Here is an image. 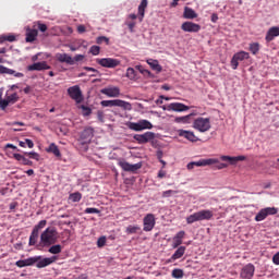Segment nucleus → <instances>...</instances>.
I'll use <instances>...</instances> for the list:
<instances>
[{
  "mask_svg": "<svg viewBox=\"0 0 279 279\" xmlns=\"http://www.w3.org/2000/svg\"><path fill=\"white\" fill-rule=\"evenodd\" d=\"M35 258H37V262L35 263L37 269H43L45 267H49V265H53V263H56V260H58V257H56V256L45 257V258H43V256H35Z\"/></svg>",
  "mask_w": 279,
  "mask_h": 279,
  "instance_id": "nucleus-14",
  "label": "nucleus"
},
{
  "mask_svg": "<svg viewBox=\"0 0 279 279\" xmlns=\"http://www.w3.org/2000/svg\"><path fill=\"white\" fill-rule=\"evenodd\" d=\"M191 107L182 104V102H171L162 107V110H167L168 112H186Z\"/></svg>",
  "mask_w": 279,
  "mask_h": 279,
  "instance_id": "nucleus-12",
  "label": "nucleus"
},
{
  "mask_svg": "<svg viewBox=\"0 0 279 279\" xmlns=\"http://www.w3.org/2000/svg\"><path fill=\"white\" fill-rule=\"evenodd\" d=\"M97 64L100 66H104L105 69H117L119 64H121V61L119 59L113 58H102L96 60Z\"/></svg>",
  "mask_w": 279,
  "mask_h": 279,
  "instance_id": "nucleus-13",
  "label": "nucleus"
},
{
  "mask_svg": "<svg viewBox=\"0 0 279 279\" xmlns=\"http://www.w3.org/2000/svg\"><path fill=\"white\" fill-rule=\"evenodd\" d=\"M101 95L107 97H119L121 95V89L117 86L106 87L100 90Z\"/></svg>",
  "mask_w": 279,
  "mask_h": 279,
  "instance_id": "nucleus-20",
  "label": "nucleus"
},
{
  "mask_svg": "<svg viewBox=\"0 0 279 279\" xmlns=\"http://www.w3.org/2000/svg\"><path fill=\"white\" fill-rule=\"evenodd\" d=\"M10 105V101L8 100V98H2L1 94H0V108L1 110H5V108H8Z\"/></svg>",
  "mask_w": 279,
  "mask_h": 279,
  "instance_id": "nucleus-47",
  "label": "nucleus"
},
{
  "mask_svg": "<svg viewBox=\"0 0 279 279\" xmlns=\"http://www.w3.org/2000/svg\"><path fill=\"white\" fill-rule=\"evenodd\" d=\"M221 160L230 162V165H236L239 161H243L246 159L245 156L230 157V156H221Z\"/></svg>",
  "mask_w": 279,
  "mask_h": 279,
  "instance_id": "nucleus-31",
  "label": "nucleus"
},
{
  "mask_svg": "<svg viewBox=\"0 0 279 279\" xmlns=\"http://www.w3.org/2000/svg\"><path fill=\"white\" fill-rule=\"evenodd\" d=\"M101 51V48L99 46H92L89 49V53H92V56H99Z\"/></svg>",
  "mask_w": 279,
  "mask_h": 279,
  "instance_id": "nucleus-48",
  "label": "nucleus"
},
{
  "mask_svg": "<svg viewBox=\"0 0 279 279\" xmlns=\"http://www.w3.org/2000/svg\"><path fill=\"white\" fill-rule=\"evenodd\" d=\"M135 69L137 71H140V73H142V74L147 73L149 75L151 73V72H149V70H146L145 68H143V65H136Z\"/></svg>",
  "mask_w": 279,
  "mask_h": 279,
  "instance_id": "nucleus-54",
  "label": "nucleus"
},
{
  "mask_svg": "<svg viewBox=\"0 0 279 279\" xmlns=\"http://www.w3.org/2000/svg\"><path fill=\"white\" fill-rule=\"evenodd\" d=\"M217 21H219V15H217V13H214L211 15V23H217Z\"/></svg>",
  "mask_w": 279,
  "mask_h": 279,
  "instance_id": "nucleus-62",
  "label": "nucleus"
},
{
  "mask_svg": "<svg viewBox=\"0 0 279 279\" xmlns=\"http://www.w3.org/2000/svg\"><path fill=\"white\" fill-rule=\"evenodd\" d=\"M175 193H178L177 191L173 190H168L162 192V197H171V195H175Z\"/></svg>",
  "mask_w": 279,
  "mask_h": 279,
  "instance_id": "nucleus-52",
  "label": "nucleus"
},
{
  "mask_svg": "<svg viewBox=\"0 0 279 279\" xmlns=\"http://www.w3.org/2000/svg\"><path fill=\"white\" fill-rule=\"evenodd\" d=\"M84 54H76L72 60H74V64L76 62H82V60H84Z\"/></svg>",
  "mask_w": 279,
  "mask_h": 279,
  "instance_id": "nucleus-55",
  "label": "nucleus"
},
{
  "mask_svg": "<svg viewBox=\"0 0 279 279\" xmlns=\"http://www.w3.org/2000/svg\"><path fill=\"white\" fill-rule=\"evenodd\" d=\"M78 108L82 110L83 117H90V114H93V109H90V107H86V105H81Z\"/></svg>",
  "mask_w": 279,
  "mask_h": 279,
  "instance_id": "nucleus-39",
  "label": "nucleus"
},
{
  "mask_svg": "<svg viewBox=\"0 0 279 279\" xmlns=\"http://www.w3.org/2000/svg\"><path fill=\"white\" fill-rule=\"evenodd\" d=\"M243 60H250V52L240 51L233 54L231 59V66L233 71L239 69V62H243Z\"/></svg>",
  "mask_w": 279,
  "mask_h": 279,
  "instance_id": "nucleus-11",
  "label": "nucleus"
},
{
  "mask_svg": "<svg viewBox=\"0 0 279 279\" xmlns=\"http://www.w3.org/2000/svg\"><path fill=\"white\" fill-rule=\"evenodd\" d=\"M25 156H28V158H32L33 160H40V155L35 151L25 153Z\"/></svg>",
  "mask_w": 279,
  "mask_h": 279,
  "instance_id": "nucleus-50",
  "label": "nucleus"
},
{
  "mask_svg": "<svg viewBox=\"0 0 279 279\" xmlns=\"http://www.w3.org/2000/svg\"><path fill=\"white\" fill-rule=\"evenodd\" d=\"M13 157L15 158V160H19V162H22V165H26L28 167H32L33 165L32 160L27 159L25 156L21 154H14Z\"/></svg>",
  "mask_w": 279,
  "mask_h": 279,
  "instance_id": "nucleus-34",
  "label": "nucleus"
},
{
  "mask_svg": "<svg viewBox=\"0 0 279 279\" xmlns=\"http://www.w3.org/2000/svg\"><path fill=\"white\" fill-rule=\"evenodd\" d=\"M154 124L148 120H140L138 122H130L129 130H133L134 132H143V130H151Z\"/></svg>",
  "mask_w": 279,
  "mask_h": 279,
  "instance_id": "nucleus-7",
  "label": "nucleus"
},
{
  "mask_svg": "<svg viewBox=\"0 0 279 279\" xmlns=\"http://www.w3.org/2000/svg\"><path fill=\"white\" fill-rule=\"evenodd\" d=\"M179 136H182L183 138H186V141H190L191 143H197L199 138L195 136V133L192 131H186V130H179L178 131Z\"/></svg>",
  "mask_w": 279,
  "mask_h": 279,
  "instance_id": "nucleus-21",
  "label": "nucleus"
},
{
  "mask_svg": "<svg viewBox=\"0 0 279 279\" xmlns=\"http://www.w3.org/2000/svg\"><path fill=\"white\" fill-rule=\"evenodd\" d=\"M147 64H149L153 71H156L157 73H162V65L158 63V60L149 59L147 60Z\"/></svg>",
  "mask_w": 279,
  "mask_h": 279,
  "instance_id": "nucleus-33",
  "label": "nucleus"
},
{
  "mask_svg": "<svg viewBox=\"0 0 279 279\" xmlns=\"http://www.w3.org/2000/svg\"><path fill=\"white\" fill-rule=\"evenodd\" d=\"M37 27H38L39 32H43V33L47 32L46 24L41 23L40 21L37 22Z\"/></svg>",
  "mask_w": 279,
  "mask_h": 279,
  "instance_id": "nucleus-53",
  "label": "nucleus"
},
{
  "mask_svg": "<svg viewBox=\"0 0 279 279\" xmlns=\"http://www.w3.org/2000/svg\"><path fill=\"white\" fill-rule=\"evenodd\" d=\"M214 216H215V214L213 213V210L202 209L199 211H196V213L190 215L186 218V223L191 225V223H195L197 221H210V219H213Z\"/></svg>",
  "mask_w": 279,
  "mask_h": 279,
  "instance_id": "nucleus-2",
  "label": "nucleus"
},
{
  "mask_svg": "<svg viewBox=\"0 0 279 279\" xmlns=\"http://www.w3.org/2000/svg\"><path fill=\"white\" fill-rule=\"evenodd\" d=\"M77 32H78V34H84V32H86V26H84V25H78V26H77Z\"/></svg>",
  "mask_w": 279,
  "mask_h": 279,
  "instance_id": "nucleus-60",
  "label": "nucleus"
},
{
  "mask_svg": "<svg viewBox=\"0 0 279 279\" xmlns=\"http://www.w3.org/2000/svg\"><path fill=\"white\" fill-rule=\"evenodd\" d=\"M95 136V130L93 128L88 126L85 128L78 138L80 145H83L85 149H88V144L93 141V137Z\"/></svg>",
  "mask_w": 279,
  "mask_h": 279,
  "instance_id": "nucleus-3",
  "label": "nucleus"
},
{
  "mask_svg": "<svg viewBox=\"0 0 279 279\" xmlns=\"http://www.w3.org/2000/svg\"><path fill=\"white\" fill-rule=\"evenodd\" d=\"M25 143L29 149H34V142L32 140L26 138Z\"/></svg>",
  "mask_w": 279,
  "mask_h": 279,
  "instance_id": "nucleus-57",
  "label": "nucleus"
},
{
  "mask_svg": "<svg viewBox=\"0 0 279 279\" xmlns=\"http://www.w3.org/2000/svg\"><path fill=\"white\" fill-rule=\"evenodd\" d=\"M83 69L84 71H90L92 73H99V71H97L95 68L84 66Z\"/></svg>",
  "mask_w": 279,
  "mask_h": 279,
  "instance_id": "nucleus-61",
  "label": "nucleus"
},
{
  "mask_svg": "<svg viewBox=\"0 0 279 279\" xmlns=\"http://www.w3.org/2000/svg\"><path fill=\"white\" fill-rule=\"evenodd\" d=\"M143 223L144 232H151L156 226V216H154V214H147L143 219Z\"/></svg>",
  "mask_w": 279,
  "mask_h": 279,
  "instance_id": "nucleus-16",
  "label": "nucleus"
},
{
  "mask_svg": "<svg viewBox=\"0 0 279 279\" xmlns=\"http://www.w3.org/2000/svg\"><path fill=\"white\" fill-rule=\"evenodd\" d=\"M36 38H38V29L27 28L25 38L26 43H34Z\"/></svg>",
  "mask_w": 279,
  "mask_h": 279,
  "instance_id": "nucleus-29",
  "label": "nucleus"
},
{
  "mask_svg": "<svg viewBox=\"0 0 279 279\" xmlns=\"http://www.w3.org/2000/svg\"><path fill=\"white\" fill-rule=\"evenodd\" d=\"M48 252L50 254H60L62 252V245L56 244L49 247Z\"/></svg>",
  "mask_w": 279,
  "mask_h": 279,
  "instance_id": "nucleus-41",
  "label": "nucleus"
},
{
  "mask_svg": "<svg viewBox=\"0 0 279 279\" xmlns=\"http://www.w3.org/2000/svg\"><path fill=\"white\" fill-rule=\"evenodd\" d=\"M58 243V230L56 227H48L40 234V246L50 247V245H56Z\"/></svg>",
  "mask_w": 279,
  "mask_h": 279,
  "instance_id": "nucleus-1",
  "label": "nucleus"
},
{
  "mask_svg": "<svg viewBox=\"0 0 279 279\" xmlns=\"http://www.w3.org/2000/svg\"><path fill=\"white\" fill-rule=\"evenodd\" d=\"M171 276H172V278H175V279H182V278H184V270H182L180 268H174L172 270Z\"/></svg>",
  "mask_w": 279,
  "mask_h": 279,
  "instance_id": "nucleus-38",
  "label": "nucleus"
},
{
  "mask_svg": "<svg viewBox=\"0 0 279 279\" xmlns=\"http://www.w3.org/2000/svg\"><path fill=\"white\" fill-rule=\"evenodd\" d=\"M51 65L47 64V61L36 62L27 66V71H49Z\"/></svg>",
  "mask_w": 279,
  "mask_h": 279,
  "instance_id": "nucleus-19",
  "label": "nucleus"
},
{
  "mask_svg": "<svg viewBox=\"0 0 279 279\" xmlns=\"http://www.w3.org/2000/svg\"><path fill=\"white\" fill-rule=\"evenodd\" d=\"M68 95L75 104H82V101H84V94H82V88H80L78 85L69 87Z\"/></svg>",
  "mask_w": 279,
  "mask_h": 279,
  "instance_id": "nucleus-8",
  "label": "nucleus"
},
{
  "mask_svg": "<svg viewBox=\"0 0 279 279\" xmlns=\"http://www.w3.org/2000/svg\"><path fill=\"white\" fill-rule=\"evenodd\" d=\"M167 175V172L165 170H159L158 178L162 179Z\"/></svg>",
  "mask_w": 279,
  "mask_h": 279,
  "instance_id": "nucleus-63",
  "label": "nucleus"
},
{
  "mask_svg": "<svg viewBox=\"0 0 279 279\" xmlns=\"http://www.w3.org/2000/svg\"><path fill=\"white\" fill-rule=\"evenodd\" d=\"M185 234H186V232H184V231H179V232L173 236V239H172V247H173V250H177V247L182 244V241H183Z\"/></svg>",
  "mask_w": 279,
  "mask_h": 279,
  "instance_id": "nucleus-26",
  "label": "nucleus"
},
{
  "mask_svg": "<svg viewBox=\"0 0 279 279\" xmlns=\"http://www.w3.org/2000/svg\"><path fill=\"white\" fill-rule=\"evenodd\" d=\"M16 267L23 268V267H27L25 264V259H20L15 263Z\"/></svg>",
  "mask_w": 279,
  "mask_h": 279,
  "instance_id": "nucleus-56",
  "label": "nucleus"
},
{
  "mask_svg": "<svg viewBox=\"0 0 279 279\" xmlns=\"http://www.w3.org/2000/svg\"><path fill=\"white\" fill-rule=\"evenodd\" d=\"M183 19H187L190 21H193V19H197V12L195 10L185 7L183 11Z\"/></svg>",
  "mask_w": 279,
  "mask_h": 279,
  "instance_id": "nucleus-30",
  "label": "nucleus"
},
{
  "mask_svg": "<svg viewBox=\"0 0 279 279\" xmlns=\"http://www.w3.org/2000/svg\"><path fill=\"white\" fill-rule=\"evenodd\" d=\"M106 245V236H100L98 240H97V246L98 247H104Z\"/></svg>",
  "mask_w": 279,
  "mask_h": 279,
  "instance_id": "nucleus-51",
  "label": "nucleus"
},
{
  "mask_svg": "<svg viewBox=\"0 0 279 279\" xmlns=\"http://www.w3.org/2000/svg\"><path fill=\"white\" fill-rule=\"evenodd\" d=\"M5 98L9 101V104H16V101H19V94L14 93L11 95H7Z\"/></svg>",
  "mask_w": 279,
  "mask_h": 279,
  "instance_id": "nucleus-43",
  "label": "nucleus"
},
{
  "mask_svg": "<svg viewBox=\"0 0 279 279\" xmlns=\"http://www.w3.org/2000/svg\"><path fill=\"white\" fill-rule=\"evenodd\" d=\"M102 108H123V110H132V105L125 100L116 99V100H102L100 102Z\"/></svg>",
  "mask_w": 279,
  "mask_h": 279,
  "instance_id": "nucleus-4",
  "label": "nucleus"
},
{
  "mask_svg": "<svg viewBox=\"0 0 279 279\" xmlns=\"http://www.w3.org/2000/svg\"><path fill=\"white\" fill-rule=\"evenodd\" d=\"M96 43L97 45H104V43H106L107 45H110V38L106 36H99L96 38Z\"/></svg>",
  "mask_w": 279,
  "mask_h": 279,
  "instance_id": "nucleus-45",
  "label": "nucleus"
},
{
  "mask_svg": "<svg viewBox=\"0 0 279 279\" xmlns=\"http://www.w3.org/2000/svg\"><path fill=\"white\" fill-rule=\"evenodd\" d=\"M181 29L183 32H189L192 34H197V32H199V29H202V26L199 24H195L193 22H184L181 25Z\"/></svg>",
  "mask_w": 279,
  "mask_h": 279,
  "instance_id": "nucleus-17",
  "label": "nucleus"
},
{
  "mask_svg": "<svg viewBox=\"0 0 279 279\" xmlns=\"http://www.w3.org/2000/svg\"><path fill=\"white\" fill-rule=\"evenodd\" d=\"M186 253V246H179L174 254L169 258L168 263H173V260H178L184 256Z\"/></svg>",
  "mask_w": 279,
  "mask_h": 279,
  "instance_id": "nucleus-24",
  "label": "nucleus"
},
{
  "mask_svg": "<svg viewBox=\"0 0 279 279\" xmlns=\"http://www.w3.org/2000/svg\"><path fill=\"white\" fill-rule=\"evenodd\" d=\"M36 262H38V258H36V256L24 259L26 267H32L33 265H36Z\"/></svg>",
  "mask_w": 279,
  "mask_h": 279,
  "instance_id": "nucleus-44",
  "label": "nucleus"
},
{
  "mask_svg": "<svg viewBox=\"0 0 279 279\" xmlns=\"http://www.w3.org/2000/svg\"><path fill=\"white\" fill-rule=\"evenodd\" d=\"M47 226V220H40L34 228L29 236L28 245H36L38 243V234L40 230Z\"/></svg>",
  "mask_w": 279,
  "mask_h": 279,
  "instance_id": "nucleus-9",
  "label": "nucleus"
},
{
  "mask_svg": "<svg viewBox=\"0 0 279 279\" xmlns=\"http://www.w3.org/2000/svg\"><path fill=\"white\" fill-rule=\"evenodd\" d=\"M194 117V113H190L187 116H183V117H177L174 119V122L175 123H183V124H186V123H191V119Z\"/></svg>",
  "mask_w": 279,
  "mask_h": 279,
  "instance_id": "nucleus-35",
  "label": "nucleus"
},
{
  "mask_svg": "<svg viewBox=\"0 0 279 279\" xmlns=\"http://www.w3.org/2000/svg\"><path fill=\"white\" fill-rule=\"evenodd\" d=\"M219 159L209 158L194 161V167H210V165H218Z\"/></svg>",
  "mask_w": 279,
  "mask_h": 279,
  "instance_id": "nucleus-23",
  "label": "nucleus"
},
{
  "mask_svg": "<svg viewBox=\"0 0 279 279\" xmlns=\"http://www.w3.org/2000/svg\"><path fill=\"white\" fill-rule=\"evenodd\" d=\"M99 213H101V211L98 208H95V207H87L85 209L86 215H99Z\"/></svg>",
  "mask_w": 279,
  "mask_h": 279,
  "instance_id": "nucleus-46",
  "label": "nucleus"
},
{
  "mask_svg": "<svg viewBox=\"0 0 279 279\" xmlns=\"http://www.w3.org/2000/svg\"><path fill=\"white\" fill-rule=\"evenodd\" d=\"M272 263L279 265V252L272 256Z\"/></svg>",
  "mask_w": 279,
  "mask_h": 279,
  "instance_id": "nucleus-59",
  "label": "nucleus"
},
{
  "mask_svg": "<svg viewBox=\"0 0 279 279\" xmlns=\"http://www.w3.org/2000/svg\"><path fill=\"white\" fill-rule=\"evenodd\" d=\"M141 230L138 227L129 226L126 228V234H136Z\"/></svg>",
  "mask_w": 279,
  "mask_h": 279,
  "instance_id": "nucleus-49",
  "label": "nucleus"
},
{
  "mask_svg": "<svg viewBox=\"0 0 279 279\" xmlns=\"http://www.w3.org/2000/svg\"><path fill=\"white\" fill-rule=\"evenodd\" d=\"M118 165L121 167L122 171H126L129 173H136V171H138V169H142V167H143L142 162L132 165V163L125 161V159H123V158L118 159Z\"/></svg>",
  "mask_w": 279,
  "mask_h": 279,
  "instance_id": "nucleus-6",
  "label": "nucleus"
},
{
  "mask_svg": "<svg viewBox=\"0 0 279 279\" xmlns=\"http://www.w3.org/2000/svg\"><path fill=\"white\" fill-rule=\"evenodd\" d=\"M248 49H250L251 53H253V56H256V53H258V51H260V45L258 43L250 44Z\"/></svg>",
  "mask_w": 279,
  "mask_h": 279,
  "instance_id": "nucleus-40",
  "label": "nucleus"
},
{
  "mask_svg": "<svg viewBox=\"0 0 279 279\" xmlns=\"http://www.w3.org/2000/svg\"><path fill=\"white\" fill-rule=\"evenodd\" d=\"M271 215H278V208L276 207L263 208L255 216V221H265V219Z\"/></svg>",
  "mask_w": 279,
  "mask_h": 279,
  "instance_id": "nucleus-10",
  "label": "nucleus"
},
{
  "mask_svg": "<svg viewBox=\"0 0 279 279\" xmlns=\"http://www.w3.org/2000/svg\"><path fill=\"white\" fill-rule=\"evenodd\" d=\"M69 199H71V202H74V203L81 202V199H82V193H80V192L72 193V194H70Z\"/></svg>",
  "mask_w": 279,
  "mask_h": 279,
  "instance_id": "nucleus-42",
  "label": "nucleus"
},
{
  "mask_svg": "<svg viewBox=\"0 0 279 279\" xmlns=\"http://www.w3.org/2000/svg\"><path fill=\"white\" fill-rule=\"evenodd\" d=\"M277 36H279V27L278 26H272L268 29L266 34V41L271 43Z\"/></svg>",
  "mask_w": 279,
  "mask_h": 279,
  "instance_id": "nucleus-27",
  "label": "nucleus"
},
{
  "mask_svg": "<svg viewBox=\"0 0 279 279\" xmlns=\"http://www.w3.org/2000/svg\"><path fill=\"white\" fill-rule=\"evenodd\" d=\"M187 169H189V171H192V169H195V163H194V161L187 163Z\"/></svg>",
  "mask_w": 279,
  "mask_h": 279,
  "instance_id": "nucleus-64",
  "label": "nucleus"
},
{
  "mask_svg": "<svg viewBox=\"0 0 279 279\" xmlns=\"http://www.w3.org/2000/svg\"><path fill=\"white\" fill-rule=\"evenodd\" d=\"M147 9V0H142L138 5V20L140 23H143V19H145V10Z\"/></svg>",
  "mask_w": 279,
  "mask_h": 279,
  "instance_id": "nucleus-32",
  "label": "nucleus"
},
{
  "mask_svg": "<svg viewBox=\"0 0 279 279\" xmlns=\"http://www.w3.org/2000/svg\"><path fill=\"white\" fill-rule=\"evenodd\" d=\"M194 130H197V132H208L211 128L210 125V118H197L193 122Z\"/></svg>",
  "mask_w": 279,
  "mask_h": 279,
  "instance_id": "nucleus-5",
  "label": "nucleus"
},
{
  "mask_svg": "<svg viewBox=\"0 0 279 279\" xmlns=\"http://www.w3.org/2000/svg\"><path fill=\"white\" fill-rule=\"evenodd\" d=\"M16 40V36L14 35H2L0 36V45H3V43H14Z\"/></svg>",
  "mask_w": 279,
  "mask_h": 279,
  "instance_id": "nucleus-37",
  "label": "nucleus"
},
{
  "mask_svg": "<svg viewBox=\"0 0 279 279\" xmlns=\"http://www.w3.org/2000/svg\"><path fill=\"white\" fill-rule=\"evenodd\" d=\"M0 75H14V77H23V73L16 72L10 68H5L4 65H0Z\"/></svg>",
  "mask_w": 279,
  "mask_h": 279,
  "instance_id": "nucleus-25",
  "label": "nucleus"
},
{
  "mask_svg": "<svg viewBox=\"0 0 279 279\" xmlns=\"http://www.w3.org/2000/svg\"><path fill=\"white\" fill-rule=\"evenodd\" d=\"M134 141H136L140 145H145L149 143V141H154L156 138V133L146 132L144 134H136L133 136Z\"/></svg>",
  "mask_w": 279,
  "mask_h": 279,
  "instance_id": "nucleus-15",
  "label": "nucleus"
},
{
  "mask_svg": "<svg viewBox=\"0 0 279 279\" xmlns=\"http://www.w3.org/2000/svg\"><path fill=\"white\" fill-rule=\"evenodd\" d=\"M47 154H53L56 158H62V153H60V148L56 143H51L48 148H46Z\"/></svg>",
  "mask_w": 279,
  "mask_h": 279,
  "instance_id": "nucleus-28",
  "label": "nucleus"
},
{
  "mask_svg": "<svg viewBox=\"0 0 279 279\" xmlns=\"http://www.w3.org/2000/svg\"><path fill=\"white\" fill-rule=\"evenodd\" d=\"M54 58L58 62H62V63L65 62V64H70L71 66L75 64V60H73V58L68 53H57Z\"/></svg>",
  "mask_w": 279,
  "mask_h": 279,
  "instance_id": "nucleus-22",
  "label": "nucleus"
},
{
  "mask_svg": "<svg viewBox=\"0 0 279 279\" xmlns=\"http://www.w3.org/2000/svg\"><path fill=\"white\" fill-rule=\"evenodd\" d=\"M255 267L252 264L244 266L240 272V278L242 279H252L254 278Z\"/></svg>",
  "mask_w": 279,
  "mask_h": 279,
  "instance_id": "nucleus-18",
  "label": "nucleus"
},
{
  "mask_svg": "<svg viewBox=\"0 0 279 279\" xmlns=\"http://www.w3.org/2000/svg\"><path fill=\"white\" fill-rule=\"evenodd\" d=\"M128 27L130 32H134V28L136 27V22H129Z\"/></svg>",
  "mask_w": 279,
  "mask_h": 279,
  "instance_id": "nucleus-58",
  "label": "nucleus"
},
{
  "mask_svg": "<svg viewBox=\"0 0 279 279\" xmlns=\"http://www.w3.org/2000/svg\"><path fill=\"white\" fill-rule=\"evenodd\" d=\"M126 77L132 80L133 82H136V80H138L136 70H134V68H128L126 69Z\"/></svg>",
  "mask_w": 279,
  "mask_h": 279,
  "instance_id": "nucleus-36",
  "label": "nucleus"
}]
</instances>
